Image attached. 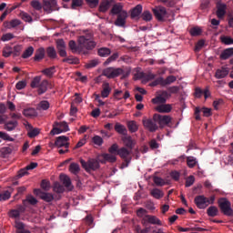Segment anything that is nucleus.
Instances as JSON below:
<instances>
[{
  "label": "nucleus",
  "instance_id": "nucleus-1",
  "mask_svg": "<svg viewBox=\"0 0 233 233\" xmlns=\"http://www.w3.org/2000/svg\"><path fill=\"white\" fill-rule=\"evenodd\" d=\"M77 43L80 45V47L82 48V54L85 56L88 55V52L85 51L84 49L93 50L96 46V43L93 40V34L91 33L85 35H80L78 37Z\"/></svg>",
  "mask_w": 233,
  "mask_h": 233
},
{
  "label": "nucleus",
  "instance_id": "nucleus-2",
  "mask_svg": "<svg viewBox=\"0 0 233 233\" xmlns=\"http://www.w3.org/2000/svg\"><path fill=\"white\" fill-rule=\"evenodd\" d=\"M218 207L224 216H233V209L231 208V202L227 198H221L218 200Z\"/></svg>",
  "mask_w": 233,
  "mask_h": 233
},
{
  "label": "nucleus",
  "instance_id": "nucleus-3",
  "mask_svg": "<svg viewBox=\"0 0 233 233\" xmlns=\"http://www.w3.org/2000/svg\"><path fill=\"white\" fill-rule=\"evenodd\" d=\"M121 74H123V69L121 67H106L104 69L103 71V76L107 77L108 79H114L116 77H118L119 76H121Z\"/></svg>",
  "mask_w": 233,
  "mask_h": 233
},
{
  "label": "nucleus",
  "instance_id": "nucleus-4",
  "mask_svg": "<svg viewBox=\"0 0 233 233\" xmlns=\"http://www.w3.org/2000/svg\"><path fill=\"white\" fill-rule=\"evenodd\" d=\"M80 163L86 172H90L91 170L96 171L100 167L99 162L94 158H90L87 162L81 159Z\"/></svg>",
  "mask_w": 233,
  "mask_h": 233
},
{
  "label": "nucleus",
  "instance_id": "nucleus-5",
  "mask_svg": "<svg viewBox=\"0 0 233 233\" xmlns=\"http://www.w3.org/2000/svg\"><path fill=\"white\" fill-rule=\"evenodd\" d=\"M153 15H155L157 21L165 22L167 15V11L164 6H157L153 8Z\"/></svg>",
  "mask_w": 233,
  "mask_h": 233
},
{
  "label": "nucleus",
  "instance_id": "nucleus-6",
  "mask_svg": "<svg viewBox=\"0 0 233 233\" xmlns=\"http://www.w3.org/2000/svg\"><path fill=\"white\" fill-rule=\"evenodd\" d=\"M194 203L199 209L207 208V207L209 206L208 198L205 197L204 195H198L195 197Z\"/></svg>",
  "mask_w": 233,
  "mask_h": 233
},
{
  "label": "nucleus",
  "instance_id": "nucleus-7",
  "mask_svg": "<svg viewBox=\"0 0 233 233\" xmlns=\"http://www.w3.org/2000/svg\"><path fill=\"white\" fill-rule=\"evenodd\" d=\"M153 120H155L160 127L167 126L171 123V116L169 115H158L157 113L153 115Z\"/></svg>",
  "mask_w": 233,
  "mask_h": 233
},
{
  "label": "nucleus",
  "instance_id": "nucleus-8",
  "mask_svg": "<svg viewBox=\"0 0 233 233\" xmlns=\"http://www.w3.org/2000/svg\"><path fill=\"white\" fill-rule=\"evenodd\" d=\"M171 94H169L167 90L160 92L156 97H153V104L155 105H164L167 102V98H169Z\"/></svg>",
  "mask_w": 233,
  "mask_h": 233
},
{
  "label": "nucleus",
  "instance_id": "nucleus-9",
  "mask_svg": "<svg viewBox=\"0 0 233 233\" xmlns=\"http://www.w3.org/2000/svg\"><path fill=\"white\" fill-rule=\"evenodd\" d=\"M203 113V116L205 117H209L212 116V109H209V107H195V119L197 121L201 120L200 113Z\"/></svg>",
  "mask_w": 233,
  "mask_h": 233
},
{
  "label": "nucleus",
  "instance_id": "nucleus-10",
  "mask_svg": "<svg viewBox=\"0 0 233 233\" xmlns=\"http://www.w3.org/2000/svg\"><path fill=\"white\" fill-rule=\"evenodd\" d=\"M142 224L144 226H147V224L162 226L161 220L157 217L152 215H146L143 218Z\"/></svg>",
  "mask_w": 233,
  "mask_h": 233
},
{
  "label": "nucleus",
  "instance_id": "nucleus-11",
  "mask_svg": "<svg viewBox=\"0 0 233 233\" xmlns=\"http://www.w3.org/2000/svg\"><path fill=\"white\" fill-rule=\"evenodd\" d=\"M116 20L115 21V25L117 27L125 28L127 24V19L128 17V14L127 11H123L121 14L116 15Z\"/></svg>",
  "mask_w": 233,
  "mask_h": 233
},
{
  "label": "nucleus",
  "instance_id": "nucleus-12",
  "mask_svg": "<svg viewBox=\"0 0 233 233\" xmlns=\"http://www.w3.org/2000/svg\"><path fill=\"white\" fill-rule=\"evenodd\" d=\"M216 15L218 19H224L227 15L228 5L227 4H223L221 2L217 3L216 5Z\"/></svg>",
  "mask_w": 233,
  "mask_h": 233
},
{
  "label": "nucleus",
  "instance_id": "nucleus-13",
  "mask_svg": "<svg viewBox=\"0 0 233 233\" xmlns=\"http://www.w3.org/2000/svg\"><path fill=\"white\" fill-rule=\"evenodd\" d=\"M157 122H156L153 119H147L145 118L143 120V125L145 127L146 129H147V131L151 132V133H155L157 129H158V126L157 125Z\"/></svg>",
  "mask_w": 233,
  "mask_h": 233
},
{
  "label": "nucleus",
  "instance_id": "nucleus-14",
  "mask_svg": "<svg viewBox=\"0 0 233 233\" xmlns=\"http://www.w3.org/2000/svg\"><path fill=\"white\" fill-rule=\"evenodd\" d=\"M131 150H128L127 147H121L118 151V156L127 162V166H129L132 157H130ZM126 166V167H127Z\"/></svg>",
  "mask_w": 233,
  "mask_h": 233
},
{
  "label": "nucleus",
  "instance_id": "nucleus-15",
  "mask_svg": "<svg viewBox=\"0 0 233 233\" xmlns=\"http://www.w3.org/2000/svg\"><path fill=\"white\" fill-rule=\"evenodd\" d=\"M66 49V45L65 43V40H63V39L56 40V50H57L60 57L67 56Z\"/></svg>",
  "mask_w": 233,
  "mask_h": 233
},
{
  "label": "nucleus",
  "instance_id": "nucleus-16",
  "mask_svg": "<svg viewBox=\"0 0 233 233\" xmlns=\"http://www.w3.org/2000/svg\"><path fill=\"white\" fill-rule=\"evenodd\" d=\"M69 138L65 137V136H61V137H56V140L55 142V146L56 147H66V148H68L69 147Z\"/></svg>",
  "mask_w": 233,
  "mask_h": 233
},
{
  "label": "nucleus",
  "instance_id": "nucleus-17",
  "mask_svg": "<svg viewBox=\"0 0 233 233\" xmlns=\"http://www.w3.org/2000/svg\"><path fill=\"white\" fill-rule=\"evenodd\" d=\"M229 74V68L228 66H222L221 68L217 69L215 73V77L217 79H223L227 77Z\"/></svg>",
  "mask_w": 233,
  "mask_h": 233
},
{
  "label": "nucleus",
  "instance_id": "nucleus-18",
  "mask_svg": "<svg viewBox=\"0 0 233 233\" xmlns=\"http://www.w3.org/2000/svg\"><path fill=\"white\" fill-rule=\"evenodd\" d=\"M155 109L160 114H168L172 111V106L171 104H158Z\"/></svg>",
  "mask_w": 233,
  "mask_h": 233
},
{
  "label": "nucleus",
  "instance_id": "nucleus-19",
  "mask_svg": "<svg viewBox=\"0 0 233 233\" xmlns=\"http://www.w3.org/2000/svg\"><path fill=\"white\" fill-rule=\"evenodd\" d=\"M49 85L50 82H48L46 79L42 80L38 86L37 94L41 96L46 93V91H48Z\"/></svg>",
  "mask_w": 233,
  "mask_h": 233
},
{
  "label": "nucleus",
  "instance_id": "nucleus-20",
  "mask_svg": "<svg viewBox=\"0 0 233 233\" xmlns=\"http://www.w3.org/2000/svg\"><path fill=\"white\" fill-rule=\"evenodd\" d=\"M68 46H69V49L72 51L73 54H83L82 52V47L81 46L79 45H76V41L74 40H70L68 42Z\"/></svg>",
  "mask_w": 233,
  "mask_h": 233
},
{
  "label": "nucleus",
  "instance_id": "nucleus-21",
  "mask_svg": "<svg viewBox=\"0 0 233 233\" xmlns=\"http://www.w3.org/2000/svg\"><path fill=\"white\" fill-rule=\"evenodd\" d=\"M45 56H46L45 47H39L38 49L35 50L34 61L41 62L42 60L45 59Z\"/></svg>",
  "mask_w": 233,
  "mask_h": 233
},
{
  "label": "nucleus",
  "instance_id": "nucleus-22",
  "mask_svg": "<svg viewBox=\"0 0 233 233\" xmlns=\"http://www.w3.org/2000/svg\"><path fill=\"white\" fill-rule=\"evenodd\" d=\"M111 91H112V87L110 86V84L108 82H104L102 85L101 96L103 98L108 97Z\"/></svg>",
  "mask_w": 233,
  "mask_h": 233
},
{
  "label": "nucleus",
  "instance_id": "nucleus-23",
  "mask_svg": "<svg viewBox=\"0 0 233 233\" xmlns=\"http://www.w3.org/2000/svg\"><path fill=\"white\" fill-rule=\"evenodd\" d=\"M122 12H126V10H124V6L121 3H117L113 5L110 14H112V15H119Z\"/></svg>",
  "mask_w": 233,
  "mask_h": 233
},
{
  "label": "nucleus",
  "instance_id": "nucleus-24",
  "mask_svg": "<svg viewBox=\"0 0 233 233\" xmlns=\"http://www.w3.org/2000/svg\"><path fill=\"white\" fill-rule=\"evenodd\" d=\"M111 3H114V0H103L100 3L99 8H98L99 12L106 14V12H107V10H109V8L111 6Z\"/></svg>",
  "mask_w": 233,
  "mask_h": 233
},
{
  "label": "nucleus",
  "instance_id": "nucleus-25",
  "mask_svg": "<svg viewBox=\"0 0 233 233\" xmlns=\"http://www.w3.org/2000/svg\"><path fill=\"white\" fill-rule=\"evenodd\" d=\"M37 198H35L33 195H27L25 199L23 200L24 207H28V205L35 207V205H37Z\"/></svg>",
  "mask_w": 233,
  "mask_h": 233
},
{
  "label": "nucleus",
  "instance_id": "nucleus-26",
  "mask_svg": "<svg viewBox=\"0 0 233 233\" xmlns=\"http://www.w3.org/2000/svg\"><path fill=\"white\" fill-rule=\"evenodd\" d=\"M15 228L16 229V233H32L29 229L25 228V224L20 221L15 222Z\"/></svg>",
  "mask_w": 233,
  "mask_h": 233
},
{
  "label": "nucleus",
  "instance_id": "nucleus-27",
  "mask_svg": "<svg viewBox=\"0 0 233 233\" xmlns=\"http://www.w3.org/2000/svg\"><path fill=\"white\" fill-rule=\"evenodd\" d=\"M122 140L125 144V146L132 150L135 147L136 145V141L132 139V137L129 136L127 137V135L125 137H122Z\"/></svg>",
  "mask_w": 233,
  "mask_h": 233
},
{
  "label": "nucleus",
  "instance_id": "nucleus-28",
  "mask_svg": "<svg viewBox=\"0 0 233 233\" xmlns=\"http://www.w3.org/2000/svg\"><path fill=\"white\" fill-rule=\"evenodd\" d=\"M232 56H233V47H229V48L224 49L221 52V54L219 56V58L221 60H228V59H229Z\"/></svg>",
  "mask_w": 233,
  "mask_h": 233
},
{
  "label": "nucleus",
  "instance_id": "nucleus-29",
  "mask_svg": "<svg viewBox=\"0 0 233 233\" xmlns=\"http://www.w3.org/2000/svg\"><path fill=\"white\" fill-rule=\"evenodd\" d=\"M37 191L40 193V198L43 201H46V203H52V201H54V195H52V193L41 192L40 190Z\"/></svg>",
  "mask_w": 233,
  "mask_h": 233
},
{
  "label": "nucleus",
  "instance_id": "nucleus-30",
  "mask_svg": "<svg viewBox=\"0 0 233 233\" xmlns=\"http://www.w3.org/2000/svg\"><path fill=\"white\" fill-rule=\"evenodd\" d=\"M46 54L47 55V56L51 59H56L57 58V51L56 50V47L54 46H48L46 49Z\"/></svg>",
  "mask_w": 233,
  "mask_h": 233
},
{
  "label": "nucleus",
  "instance_id": "nucleus-31",
  "mask_svg": "<svg viewBox=\"0 0 233 233\" xmlns=\"http://www.w3.org/2000/svg\"><path fill=\"white\" fill-rule=\"evenodd\" d=\"M42 74L47 76L48 78L54 77V75L56 74V66H53L43 69Z\"/></svg>",
  "mask_w": 233,
  "mask_h": 233
},
{
  "label": "nucleus",
  "instance_id": "nucleus-32",
  "mask_svg": "<svg viewBox=\"0 0 233 233\" xmlns=\"http://www.w3.org/2000/svg\"><path fill=\"white\" fill-rule=\"evenodd\" d=\"M143 12V7L141 5H137L131 10V19H135V17H139L140 14Z\"/></svg>",
  "mask_w": 233,
  "mask_h": 233
},
{
  "label": "nucleus",
  "instance_id": "nucleus-33",
  "mask_svg": "<svg viewBox=\"0 0 233 233\" xmlns=\"http://www.w3.org/2000/svg\"><path fill=\"white\" fill-rule=\"evenodd\" d=\"M23 115L26 117H34L37 116V111L34 107H28L27 109H24Z\"/></svg>",
  "mask_w": 233,
  "mask_h": 233
},
{
  "label": "nucleus",
  "instance_id": "nucleus-34",
  "mask_svg": "<svg viewBox=\"0 0 233 233\" xmlns=\"http://www.w3.org/2000/svg\"><path fill=\"white\" fill-rule=\"evenodd\" d=\"M35 53V48L34 46H28L24 53L22 54V58L23 59H28L30 58Z\"/></svg>",
  "mask_w": 233,
  "mask_h": 233
},
{
  "label": "nucleus",
  "instance_id": "nucleus-35",
  "mask_svg": "<svg viewBox=\"0 0 233 233\" xmlns=\"http://www.w3.org/2000/svg\"><path fill=\"white\" fill-rule=\"evenodd\" d=\"M97 54L100 57H108L111 55V50L108 47H101L98 49Z\"/></svg>",
  "mask_w": 233,
  "mask_h": 233
},
{
  "label": "nucleus",
  "instance_id": "nucleus-36",
  "mask_svg": "<svg viewBox=\"0 0 233 233\" xmlns=\"http://www.w3.org/2000/svg\"><path fill=\"white\" fill-rule=\"evenodd\" d=\"M207 214L209 218H216L218 216V208L216 206H211L207 209Z\"/></svg>",
  "mask_w": 233,
  "mask_h": 233
},
{
  "label": "nucleus",
  "instance_id": "nucleus-37",
  "mask_svg": "<svg viewBox=\"0 0 233 233\" xmlns=\"http://www.w3.org/2000/svg\"><path fill=\"white\" fill-rule=\"evenodd\" d=\"M186 159H187V166L189 168H194L198 163L197 158L194 157H187Z\"/></svg>",
  "mask_w": 233,
  "mask_h": 233
},
{
  "label": "nucleus",
  "instance_id": "nucleus-38",
  "mask_svg": "<svg viewBox=\"0 0 233 233\" xmlns=\"http://www.w3.org/2000/svg\"><path fill=\"white\" fill-rule=\"evenodd\" d=\"M41 81H42V76H36L32 79L30 86L32 88H38L40 84H41Z\"/></svg>",
  "mask_w": 233,
  "mask_h": 233
},
{
  "label": "nucleus",
  "instance_id": "nucleus-39",
  "mask_svg": "<svg viewBox=\"0 0 233 233\" xmlns=\"http://www.w3.org/2000/svg\"><path fill=\"white\" fill-rule=\"evenodd\" d=\"M19 16L25 23H32L33 22V17L28 13H26L25 11H21L20 14H19Z\"/></svg>",
  "mask_w": 233,
  "mask_h": 233
},
{
  "label": "nucleus",
  "instance_id": "nucleus-40",
  "mask_svg": "<svg viewBox=\"0 0 233 233\" xmlns=\"http://www.w3.org/2000/svg\"><path fill=\"white\" fill-rule=\"evenodd\" d=\"M115 130L120 134V135H123V136H127V128L123 126V125H120L119 123L116 124L115 126Z\"/></svg>",
  "mask_w": 233,
  "mask_h": 233
},
{
  "label": "nucleus",
  "instance_id": "nucleus-41",
  "mask_svg": "<svg viewBox=\"0 0 233 233\" xmlns=\"http://www.w3.org/2000/svg\"><path fill=\"white\" fill-rule=\"evenodd\" d=\"M17 121H9L5 125V129H6L7 131H13L17 127Z\"/></svg>",
  "mask_w": 233,
  "mask_h": 233
},
{
  "label": "nucleus",
  "instance_id": "nucleus-42",
  "mask_svg": "<svg viewBox=\"0 0 233 233\" xmlns=\"http://www.w3.org/2000/svg\"><path fill=\"white\" fill-rule=\"evenodd\" d=\"M13 53H14L13 47L10 46H6L3 49V56L5 58L10 57Z\"/></svg>",
  "mask_w": 233,
  "mask_h": 233
},
{
  "label": "nucleus",
  "instance_id": "nucleus-43",
  "mask_svg": "<svg viewBox=\"0 0 233 233\" xmlns=\"http://www.w3.org/2000/svg\"><path fill=\"white\" fill-rule=\"evenodd\" d=\"M60 180L62 181L63 185L66 187H70L71 186V180L70 178L66 176L65 174H61L60 175Z\"/></svg>",
  "mask_w": 233,
  "mask_h": 233
},
{
  "label": "nucleus",
  "instance_id": "nucleus-44",
  "mask_svg": "<svg viewBox=\"0 0 233 233\" xmlns=\"http://www.w3.org/2000/svg\"><path fill=\"white\" fill-rule=\"evenodd\" d=\"M220 41L225 46H232L233 45V38L231 36L223 35L220 37Z\"/></svg>",
  "mask_w": 233,
  "mask_h": 233
},
{
  "label": "nucleus",
  "instance_id": "nucleus-45",
  "mask_svg": "<svg viewBox=\"0 0 233 233\" xmlns=\"http://www.w3.org/2000/svg\"><path fill=\"white\" fill-rule=\"evenodd\" d=\"M22 22L19 19H13L7 25V29L16 28L21 25Z\"/></svg>",
  "mask_w": 233,
  "mask_h": 233
},
{
  "label": "nucleus",
  "instance_id": "nucleus-46",
  "mask_svg": "<svg viewBox=\"0 0 233 233\" xmlns=\"http://www.w3.org/2000/svg\"><path fill=\"white\" fill-rule=\"evenodd\" d=\"M69 171L74 175H77L80 171L79 165L77 163H71L69 166Z\"/></svg>",
  "mask_w": 233,
  "mask_h": 233
},
{
  "label": "nucleus",
  "instance_id": "nucleus-47",
  "mask_svg": "<svg viewBox=\"0 0 233 233\" xmlns=\"http://www.w3.org/2000/svg\"><path fill=\"white\" fill-rule=\"evenodd\" d=\"M151 196L157 199H159L164 197V193L158 188H153V190H151Z\"/></svg>",
  "mask_w": 233,
  "mask_h": 233
},
{
  "label": "nucleus",
  "instance_id": "nucleus-48",
  "mask_svg": "<svg viewBox=\"0 0 233 233\" xmlns=\"http://www.w3.org/2000/svg\"><path fill=\"white\" fill-rule=\"evenodd\" d=\"M11 196L12 194L9 190L2 191L0 193V201H7Z\"/></svg>",
  "mask_w": 233,
  "mask_h": 233
},
{
  "label": "nucleus",
  "instance_id": "nucleus-49",
  "mask_svg": "<svg viewBox=\"0 0 233 233\" xmlns=\"http://www.w3.org/2000/svg\"><path fill=\"white\" fill-rule=\"evenodd\" d=\"M102 157H105L106 162L115 163L116 161V157L114 154H102Z\"/></svg>",
  "mask_w": 233,
  "mask_h": 233
},
{
  "label": "nucleus",
  "instance_id": "nucleus-50",
  "mask_svg": "<svg viewBox=\"0 0 233 233\" xmlns=\"http://www.w3.org/2000/svg\"><path fill=\"white\" fill-rule=\"evenodd\" d=\"M141 17L145 22H151L153 19L152 14L149 11H144Z\"/></svg>",
  "mask_w": 233,
  "mask_h": 233
},
{
  "label": "nucleus",
  "instance_id": "nucleus-51",
  "mask_svg": "<svg viewBox=\"0 0 233 233\" xmlns=\"http://www.w3.org/2000/svg\"><path fill=\"white\" fill-rule=\"evenodd\" d=\"M165 86H169L173 83H175L177 81V76H173V75H170V76H167L165 79Z\"/></svg>",
  "mask_w": 233,
  "mask_h": 233
},
{
  "label": "nucleus",
  "instance_id": "nucleus-52",
  "mask_svg": "<svg viewBox=\"0 0 233 233\" xmlns=\"http://www.w3.org/2000/svg\"><path fill=\"white\" fill-rule=\"evenodd\" d=\"M127 127L131 133H135L138 130V127L135 121L128 122Z\"/></svg>",
  "mask_w": 233,
  "mask_h": 233
},
{
  "label": "nucleus",
  "instance_id": "nucleus-53",
  "mask_svg": "<svg viewBox=\"0 0 233 233\" xmlns=\"http://www.w3.org/2000/svg\"><path fill=\"white\" fill-rule=\"evenodd\" d=\"M15 38V35L12 33H6L1 36L2 42H8Z\"/></svg>",
  "mask_w": 233,
  "mask_h": 233
},
{
  "label": "nucleus",
  "instance_id": "nucleus-54",
  "mask_svg": "<svg viewBox=\"0 0 233 233\" xmlns=\"http://www.w3.org/2000/svg\"><path fill=\"white\" fill-rule=\"evenodd\" d=\"M32 8H34L35 10H42L43 5L42 4L38 1V0H33L30 3Z\"/></svg>",
  "mask_w": 233,
  "mask_h": 233
},
{
  "label": "nucleus",
  "instance_id": "nucleus-55",
  "mask_svg": "<svg viewBox=\"0 0 233 233\" xmlns=\"http://www.w3.org/2000/svg\"><path fill=\"white\" fill-rule=\"evenodd\" d=\"M119 57V55L117 52L114 53L112 56H110L106 61L105 62V65H109L112 62H115Z\"/></svg>",
  "mask_w": 233,
  "mask_h": 233
},
{
  "label": "nucleus",
  "instance_id": "nucleus-56",
  "mask_svg": "<svg viewBox=\"0 0 233 233\" xmlns=\"http://www.w3.org/2000/svg\"><path fill=\"white\" fill-rule=\"evenodd\" d=\"M54 191L56 193H63V192H65V187L56 182L54 185Z\"/></svg>",
  "mask_w": 233,
  "mask_h": 233
},
{
  "label": "nucleus",
  "instance_id": "nucleus-57",
  "mask_svg": "<svg viewBox=\"0 0 233 233\" xmlns=\"http://www.w3.org/2000/svg\"><path fill=\"white\" fill-rule=\"evenodd\" d=\"M86 5H89V8H96L99 4V0H85Z\"/></svg>",
  "mask_w": 233,
  "mask_h": 233
},
{
  "label": "nucleus",
  "instance_id": "nucleus-58",
  "mask_svg": "<svg viewBox=\"0 0 233 233\" xmlns=\"http://www.w3.org/2000/svg\"><path fill=\"white\" fill-rule=\"evenodd\" d=\"M97 65H98V60L93 59V60H90L89 63L86 64V69L95 68Z\"/></svg>",
  "mask_w": 233,
  "mask_h": 233
},
{
  "label": "nucleus",
  "instance_id": "nucleus-59",
  "mask_svg": "<svg viewBox=\"0 0 233 233\" xmlns=\"http://www.w3.org/2000/svg\"><path fill=\"white\" fill-rule=\"evenodd\" d=\"M43 8L46 12H52V8H55L48 0H44V5Z\"/></svg>",
  "mask_w": 233,
  "mask_h": 233
},
{
  "label": "nucleus",
  "instance_id": "nucleus-60",
  "mask_svg": "<svg viewBox=\"0 0 233 233\" xmlns=\"http://www.w3.org/2000/svg\"><path fill=\"white\" fill-rule=\"evenodd\" d=\"M13 152V149L11 147H4L1 149V154L3 157H6L7 156L11 155Z\"/></svg>",
  "mask_w": 233,
  "mask_h": 233
},
{
  "label": "nucleus",
  "instance_id": "nucleus-61",
  "mask_svg": "<svg viewBox=\"0 0 233 233\" xmlns=\"http://www.w3.org/2000/svg\"><path fill=\"white\" fill-rule=\"evenodd\" d=\"M92 141L95 145L100 147L103 145L104 141L102 139V137H100L99 136H95L93 138H92Z\"/></svg>",
  "mask_w": 233,
  "mask_h": 233
},
{
  "label": "nucleus",
  "instance_id": "nucleus-62",
  "mask_svg": "<svg viewBox=\"0 0 233 233\" xmlns=\"http://www.w3.org/2000/svg\"><path fill=\"white\" fill-rule=\"evenodd\" d=\"M82 4H83V0H72L71 7L73 10H76V8L82 6Z\"/></svg>",
  "mask_w": 233,
  "mask_h": 233
},
{
  "label": "nucleus",
  "instance_id": "nucleus-63",
  "mask_svg": "<svg viewBox=\"0 0 233 233\" xmlns=\"http://www.w3.org/2000/svg\"><path fill=\"white\" fill-rule=\"evenodd\" d=\"M118 151H119V148H118V146L117 144H114L111 146V147H109L108 149V152L112 155L116 154L118 155Z\"/></svg>",
  "mask_w": 233,
  "mask_h": 233
},
{
  "label": "nucleus",
  "instance_id": "nucleus-64",
  "mask_svg": "<svg viewBox=\"0 0 233 233\" xmlns=\"http://www.w3.org/2000/svg\"><path fill=\"white\" fill-rule=\"evenodd\" d=\"M56 126L59 127L63 132L69 131L68 126H67V124L66 122H62L60 124L59 123H56Z\"/></svg>",
  "mask_w": 233,
  "mask_h": 233
}]
</instances>
